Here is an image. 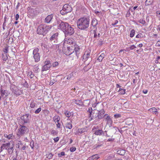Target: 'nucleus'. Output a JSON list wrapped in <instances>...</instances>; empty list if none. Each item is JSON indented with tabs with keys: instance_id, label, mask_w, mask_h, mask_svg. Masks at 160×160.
<instances>
[{
	"instance_id": "obj_1",
	"label": "nucleus",
	"mask_w": 160,
	"mask_h": 160,
	"mask_svg": "<svg viewBox=\"0 0 160 160\" xmlns=\"http://www.w3.org/2000/svg\"><path fill=\"white\" fill-rule=\"evenodd\" d=\"M57 22L58 28L62 31L66 35H71L74 33V29L68 23L61 20Z\"/></svg>"
},
{
	"instance_id": "obj_2",
	"label": "nucleus",
	"mask_w": 160,
	"mask_h": 160,
	"mask_svg": "<svg viewBox=\"0 0 160 160\" xmlns=\"http://www.w3.org/2000/svg\"><path fill=\"white\" fill-rule=\"evenodd\" d=\"M90 21L89 17H84L80 18L77 21L78 28L81 30H86L89 26Z\"/></svg>"
},
{
	"instance_id": "obj_3",
	"label": "nucleus",
	"mask_w": 160,
	"mask_h": 160,
	"mask_svg": "<svg viewBox=\"0 0 160 160\" xmlns=\"http://www.w3.org/2000/svg\"><path fill=\"white\" fill-rule=\"evenodd\" d=\"M51 25H47L41 24L39 25L37 29V33L40 35L45 36L51 28Z\"/></svg>"
},
{
	"instance_id": "obj_4",
	"label": "nucleus",
	"mask_w": 160,
	"mask_h": 160,
	"mask_svg": "<svg viewBox=\"0 0 160 160\" xmlns=\"http://www.w3.org/2000/svg\"><path fill=\"white\" fill-rule=\"evenodd\" d=\"M19 125L17 134V136L18 138H20L21 136H23L28 134L29 131L28 126L21 124H19Z\"/></svg>"
},
{
	"instance_id": "obj_5",
	"label": "nucleus",
	"mask_w": 160,
	"mask_h": 160,
	"mask_svg": "<svg viewBox=\"0 0 160 160\" xmlns=\"http://www.w3.org/2000/svg\"><path fill=\"white\" fill-rule=\"evenodd\" d=\"M14 147V144L12 143L11 144L10 142H7L6 143L2 144L0 148L1 151L5 149L7 150V152L9 154H11L13 152Z\"/></svg>"
},
{
	"instance_id": "obj_6",
	"label": "nucleus",
	"mask_w": 160,
	"mask_h": 160,
	"mask_svg": "<svg viewBox=\"0 0 160 160\" xmlns=\"http://www.w3.org/2000/svg\"><path fill=\"white\" fill-rule=\"evenodd\" d=\"M31 115L28 113H26L21 117V121L19 123V124L25 125L26 124H29L30 123V119Z\"/></svg>"
},
{
	"instance_id": "obj_7",
	"label": "nucleus",
	"mask_w": 160,
	"mask_h": 160,
	"mask_svg": "<svg viewBox=\"0 0 160 160\" xmlns=\"http://www.w3.org/2000/svg\"><path fill=\"white\" fill-rule=\"evenodd\" d=\"M87 112L89 113L88 117L90 118V121H91L94 118H98L97 110H93L91 107H90Z\"/></svg>"
},
{
	"instance_id": "obj_8",
	"label": "nucleus",
	"mask_w": 160,
	"mask_h": 160,
	"mask_svg": "<svg viewBox=\"0 0 160 160\" xmlns=\"http://www.w3.org/2000/svg\"><path fill=\"white\" fill-rule=\"evenodd\" d=\"M72 8L68 4H65L63 7L62 9L60 11L62 15H65L71 12Z\"/></svg>"
},
{
	"instance_id": "obj_9",
	"label": "nucleus",
	"mask_w": 160,
	"mask_h": 160,
	"mask_svg": "<svg viewBox=\"0 0 160 160\" xmlns=\"http://www.w3.org/2000/svg\"><path fill=\"white\" fill-rule=\"evenodd\" d=\"M33 57L35 62H38L40 60V56L38 48H35L33 51Z\"/></svg>"
},
{
	"instance_id": "obj_10",
	"label": "nucleus",
	"mask_w": 160,
	"mask_h": 160,
	"mask_svg": "<svg viewBox=\"0 0 160 160\" xmlns=\"http://www.w3.org/2000/svg\"><path fill=\"white\" fill-rule=\"evenodd\" d=\"M12 92L17 95H19L22 94V90L19 89L16 86H14L12 87Z\"/></svg>"
},
{
	"instance_id": "obj_11",
	"label": "nucleus",
	"mask_w": 160,
	"mask_h": 160,
	"mask_svg": "<svg viewBox=\"0 0 160 160\" xmlns=\"http://www.w3.org/2000/svg\"><path fill=\"white\" fill-rule=\"evenodd\" d=\"M97 113L98 115V118L96 119H98V120L101 119L105 117L106 115H107V114L104 115L105 113V111L104 109H102L99 111L97 110Z\"/></svg>"
},
{
	"instance_id": "obj_12",
	"label": "nucleus",
	"mask_w": 160,
	"mask_h": 160,
	"mask_svg": "<svg viewBox=\"0 0 160 160\" xmlns=\"http://www.w3.org/2000/svg\"><path fill=\"white\" fill-rule=\"evenodd\" d=\"M58 33L56 32L53 34L50 38V41L52 43L55 44L58 42Z\"/></svg>"
},
{
	"instance_id": "obj_13",
	"label": "nucleus",
	"mask_w": 160,
	"mask_h": 160,
	"mask_svg": "<svg viewBox=\"0 0 160 160\" xmlns=\"http://www.w3.org/2000/svg\"><path fill=\"white\" fill-rule=\"evenodd\" d=\"M53 15L52 14L48 15L45 19L44 22L47 23H49L53 18Z\"/></svg>"
},
{
	"instance_id": "obj_14",
	"label": "nucleus",
	"mask_w": 160,
	"mask_h": 160,
	"mask_svg": "<svg viewBox=\"0 0 160 160\" xmlns=\"http://www.w3.org/2000/svg\"><path fill=\"white\" fill-rule=\"evenodd\" d=\"M80 48H79V47L76 44L74 45V46H73V51H74L75 52L77 58L78 57L80 53Z\"/></svg>"
},
{
	"instance_id": "obj_15",
	"label": "nucleus",
	"mask_w": 160,
	"mask_h": 160,
	"mask_svg": "<svg viewBox=\"0 0 160 160\" xmlns=\"http://www.w3.org/2000/svg\"><path fill=\"white\" fill-rule=\"evenodd\" d=\"M67 51L66 52L69 55L71 54L74 52L73 46L71 45V46H68L67 47Z\"/></svg>"
},
{
	"instance_id": "obj_16",
	"label": "nucleus",
	"mask_w": 160,
	"mask_h": 160,
	"mask_svg": "<svg viewBox=\"0 0 160 160\" xmlns=\"http://www.w3.org/2000/svg\"><path fill=\"white\" fill-rule=\"evenodd\" d=\"M106 131L104 132L102 130H97L94 131V134L97 136L104 135V132H106Z\"/></svg>"
},
{
	"instance_id": "obj_17",
	"label": "nucleus",
	"mask_w": 160,
	"mask_h": 160,
	"mask_svg": "<svg viewBox=\"0 0 160 160\" xmlns=\"http://www.w3.org/2000/svg\"><path fill=\"white\" fill-rule=\"evenodd\" d=\"M105 120L107 121V124L110 127L112 123V121L110 116L108 115L105 118Z\"/></svg>"
},
{
	"instance_id": "obj_18",
	"label": "nucleus",
	"mask_w": 160,
	"mask_h": 160,
	"mask_svg": "<svg viewBox=\"0 0 160 160\" xmlns=\"http://www.w3.org/2000/svg\"><path fill=\"white\" fill-rule=\"evenodd\" d=\"M90 51H86L82 56L83 59L87 60L89 58L90 56Z\"/></svg>"
},
{
	"instance_id": "obj_19",
	"label": "nucleus",
	"mask_w": 160,
	"mask_h": 160,
	"mask_svg": "<svg viewBox=\"0 0 160 160\" xmlns=\"http://www.w3.org/2000/svg\"><path fill=\"white\" fill-rule=\"evenodd\" d=\"M73 102L80 106H82L83 104V103L81 100L73 99Z\"/></svg>"
},
{
	"instance_id": "obj_20",
	"label": "nucleus",
	"mask_w": 160,
	"mask_h": 160,
	"mask_svg": "<svg viewBox=\"0 0 160 160\" xmlns=\"http://www.w3.org/2000/svg\"><path fill=\"white\" fill-rule=\"evenodd\" d=\"M87 131V127H86L84 128H79L78 129L77 133L79 135H80L82 133Z\"/></svg>"
},
{
	"instance_id": "obj_21",
	"label": "nucleus",
	"mask_w": 160,
	"mask_h": 160,
	"mask_svg": "<svg viewBox=\"0 0 160 160\" xmlns=\"http://www.w3.org/2000/svg\"><path fill=\"white\" fill-rule=\"evenodd\" d=\"M1 94L2 97H4L5 95V97H6L8 95V92L7 90H4L2 88H1L0 90Z\"/></svg>"
},
{
	"instance_id": "obj_22",
	"label": "nucleus",
	"mask_w": 160,
	"mask_h": 160,
	"mask_svg": "<svg viewBox=\"0 0 160 160\" xmlns=\"http://www.w3.org/2000/svg\"><path fill=\"white\" fill-rule=\"evenodd\" d=\"M98 20L96 19H93L92 21L91 25H92V27H94V28H97L96 27V26L98 24Z\"/></svg>"
},
{
	"instance_id": "obj_23",
	"label": "nucleus",
	"mask_w": 160,
	"mask_h": 160,
	"mask_svg": "<svg viewBox=\"0 0 160 160\" xmlns=\"http://www.w3.org/2000/svg\"><path fill=\"white\" fill-rule=\"evenodd\" d=\"M65 127L67 128L71 129L72 128V121H71L69 122H67L65 124Z\"/></svg>"
},
{
	"instance_id": "obj_24",
	"label": "nucleus",
	"mask_w": 160,
	"mask_h": 160,
	"mask_svg": "<svg viewBox=\"0 0 160 160\" xmlns=\"http://www.w3.org/2000/svg\"><path fill=\"white\" fill-rule=\"evenodd\" d=\"M52 66L44 65L42 67V71H44L48 70Z\"/></svg>"
},
{
	"instance_id": "obj_25",
	"label": "nucleus",
	"mask_w": 160,
	"mask_h": 160,
	"mask_svg": "<svg viewBox=\"0 0 160 160\" xmlns=\"http://www.w3.org/2000/svg\"><path fill=\"white\" fill-rule=\"evenodd\" d=\"M154 2V0H146L145 2L146 6L152 5Z\"/></svg>"
},
{
	"instance_id": "obj_26",
	"label": "nucleus",
	"mask_w": 160,
	"mask_h": 160,
	"mask_svg": "<svg viewBox=\"0 0 160 160\" xmlns=\"http://www.w3.org/2000/svg\"><path fill=\"white\" fill-rule=\"evenodd\" d=\"M53 120L55 123L57 122H59L60 121V118L58 115H55L53 117Z\"/></svg>"
},
{
	"instance_id": "obj_27",
	"label": "nucleus",
	"mask_w": 160,
	"mask_h": 160,
	"mask_svg": "<svg viewBox=\"0 0 160 160\" xmlns=\"http://www.w3.org/2000/svg\"><path fill=\"white\" fill-rule=\"evenodd\" d=\"M99 158V157L98 154H95L89 157L88 158V160H93L94 159H97Z\"/></svg>"
},
{
	"instance_id": "obj_28",
	"label": "nucleus",
	"mask_w": 160,
	"mask_h": 160,
	"mask_svg": "<svg viewBox=\"0 0 160 160\" xmlns=\"http://www.w3.org/2000/svg\"><path fill=\"white\" fill-rule=\"evenodd\" d=\"M117 152L118 154L123 156L125 154L126 152L124 150L119 149L118 150Z\"/></svg>"
},
{
	"instance_id": "obj_29",
	"label": "nucleus",
	"mask_w": 160,
	"mask_h": 160,
	"mask_svg": "<svg viewBox=\"0 0 160 160\" xmlns=\"http://www.w3.org/2000/svg\"><path fill=\"white\" fill-rule=\"evenodd\" d=\"M105 56V54L104 53H102L98 58L97 60L99 62H101L102 59Z\"/></svg>"
},
{
	"instance_id": "obj_30",
	"label": "nucleus",
	"mask_w": 160,
	"mask_h": 160,
	"mask_svg": "<svg viewBox=\"0 0 160 160\" xmlns=\"http://www.w3.org/2000/svg\"><path fill=\"white\" fill-rule=\"evenodd\" d=\"M36 105V102L34 100H32L30 104V107L34 108Z\"/></svg>"
},
{
	"instance_id": "obj_31",
	"label": "nucleus",
	"mask_w": 160,
	"mask_h": 160,
	"mask_svg": "<svg viewBox=\"0 0 160 160\" xmlns=\"http://www.w3.org/2000/svg\"><path fill=\"white\" fill-rule=\"evenodd\" d=\"M73 39H68V43L69 45H70L71 46L72 45V46H74V45L76 44L75 43V42H74V41H73Z\"/></svg>"
},
{
	"instance_id": "obj_32",
	"label": "nucleus",
	"mask_w": 160,
	"mask_h": 160,
	"mask_svg": "<svg viewBox=\"0 0 160 160\" xmlns=\"http://www.w3.org/2000/svg\"><path fill=\"white\" fill-rule=\"evenodd\" d=\"M64 113L66 116L68 118L70 117L72 114V112H70L68 110H65L64 111Z\"/></svg>"
},
{
	"instance_id": "obj_33",
	"label": "nucleus",
	"mask_w": 160,
	"mask_h": 160,
	"mask_svg": "<svg viewBox=\"0 0 160 160\" xmlns=\"http://www.w3.org/2000/svg\"><path fill=\"white\" fill-rule=\"evenodd\" d=\"M126 90L121 88H120L118 91V92H119V94L123 95L125 93Z\"/></svg>"
},
{
	"instance_id": "obj_34",
	"label": "nucleus",
	"mask_w": 160,
	"mask_h": 160,
	"mask_svg": "<svg viewBox=\"0 0 160 160\" xmlns=\"http://www.w3.org/2000/svg\"><path fill=\"white\" fill-rule=\"evenodd\" d=\"M2 59L3 61H6L8 59V57L6 54L2 53Z\"/></svg>"
},
{
	"instance_id": "obj_35",
	"label": "nucleus",
	"mask_w": 160,
	"mask_h": 160,
	"mask_svg": "<svg viewBox=\"0 0 160 160\" xmlns=\"http://www.w3.org/2000/svg\"><path fill=\"white\" fill-rule=\"evenodd\" d=\"M39 69L38 66L36 65H34L33 66V72L35 73H38V70Z\"/></svg>"
},
{
	"instance_id": "obj_36",
	"label": "nucleus",
	"mask_w": 160,
	"mask_h": 160,
	"mask_svg": "<svg viewBox=\"0 0 160 160\" xmlns=\"http://www.w3.org/2000/svg\"><path fill=\"white\" fill-rule=\"evenodd\" d=\"M9 47V46L7 45L5 46V48H3V51L5 53V54H6L7 53H8V50Z\"/></svg>"
},
{
	"instance_id": "obj_37",
	"label": "nucleus",
	"mask_w": 160,
	"mask_h": 160,
	"mask_svg": "<svg viewBox=\"0 0 160 160\" xmlns=\"http://www.w3.org/2000/svg\"><path fill=\"white\" fill-rule=\"evenodd\" d=\"M138 22L143 24V25H147V24H146V22L143 19H140L138 21Z\"/></svg>"
},
{
	"instance_id": "obj_38",
	"label": "nucleus",
	"mask_w": 160,
	"mask_h": 160,
	"mask_svg": "<svg viewBox=\"0 0 160 160\" xmlns=\"http://www.w3.org/2000/svg\"><path fill=\"white\" fill-rule=\"evenodd\" d=\"M27 76L29 77L31 79H32L34 77V74L31 71L28 72Z\"/></svg>"
},
{
	"instance_id": "obj_39",
	"label": "nucleus",
	"mask_w": 160,
	"mask_h": 160,
	"mask_svg": "<svg viewBox=\"0 0 160 160\" xmlns=\"http://www.w3.org/2000/svg\"><path fill=\"white\" fill-rule=\"evenodd\" d=\"M46 158L48 159H51L53 156V154L51 153H49L48 154H46Z\"/></svg>"
},
{
	"instance_id": "obj_40",
	"label": "nucleus",
	"mask_w": 160,
	"mask_h": 160,
	"mask_svg": "<svg viewBox=\"0 0 160 160\" xmlns=\"http://www.w3.org/2000/svg\"><path fill=\"white\" fill-rule=\"evenodd\" d=\"M97 28H95V29L94 30H91V31H92L93 33H94V38H96L97 37V34L96 33V31H97Z\"/></svg>"
},
{
	"instance_id": "obj_41",
	"label": "nucleus",
	"mask_w": 160,
	"mask_h": 160,
	"mask_svg": "<svg viewBox=\"0 0 160 160\" xmlns=\"http://www.w3.org/2000/svg\"><path fill=\"white\" fill-rule=\"evenodd\" d=\"M135 33V31L134 29H132L130 32V37L131 38L133 37L134 35V34Z\"/></svg>"
},
{
	"instance_id": "obj_42",
	"label": "nucleus",
	"mask_w": 160,
	"mask_h": 160,
	"mask_svg": "<svg viewBox=\"0 0 160 160\" xmlns=\"http://www.w3.org/2000/svg\"><path fill=\"white\" fill-rule=\"evenodd\" d=\"M136 48V47L134 45H131L130 47L127 48V51H129L130 50H132L134 48Z\"/></svg>"
},
{
	"instance_id": "obj_43",
	"label": "nucleus",
	"mask_w": 160,
	"mask_h": 160,
	"mask_svg": "<svg viewBox=\"0 0 160 160\" xmlns=\"http://www.w3.org/2000/svg\"><path fill=\"white\" fill-rule=\"evenodd\" d=\"M44 65H48V66H52V63L49 60H46L44 62Z\"/></svg>"
},
{
	"instance_id": "obj_44",
	"label": "nucleus",
	"mask_w": 160,
	"mask_h": 160,
	"mask_svg": "<svg viewBox=\"0 0 160 160\" xmlns=\"http://www.w3.org/2000/svg\"><path fill=\"white\" fill-rule=\"evenodd\" d=\"M57 81L56 80L54 79L51 80L50 82L49 85L50 86L52 85L54 83H55Z\"/></svg>"
},
{
	"instance_id": "obj_45",
	"label": "nucleus",
	"mask_w": 160,
	"mask_h": 160,
	"mask_svg": "<svg viewBox=\"0 0 160 160\" xmlns=\"http://www.w3.org/2000/svg\"><path fill=\"white\" fill-rule=\"evenodd\" d=\"M41 108H39L35 111L34 112V113L35 114H38L41 111Z\"/></svg>"
},
{
	"instance_id": "obj_46",
	"label": "nucleus",
	"mask_w": 160,
	"mask_h": 160,
	"mask_svg": "<svg viewBox=\"0 0 160 160\" xmlns=\"http://www.w3.org/2000/svg\"><path fill=\"white\" fill-rule=\"evenodd\" d=\"M76 150V148L75 147H72L70 149V151L72 152H74Z\"/></svg>"
},
{
	"instance_id": "obj_47",
	"label": "nucleus",
	"mask_w": 160,
	"mask_h": 160,
	"mask_svg": "<svg viewBox=\"0 0 160 160\" xmlns=\"http://www.w3.org/2000/svg\"><path fill=\"white\" fill-rule=\"evenodd\" d=\"M52 66L53 67H55L57 66H58V63L57 62H55L53 63L52 64Z\"/></svg>"
},
{
	"instance_id": "obj_48",
	"label": "nucleus",
	"mask_w": 160,
	"mask_h": 160,
	"mask_svg": "<svg viewBox=\"0 0 160 160\" xmlns=\"http://www.w3.org/2000/svg\"><path fill=\"white\" fill-rule=\"evenodd\" d=\"M65 155V152H62L58 154V156L59 157H61Z\"/></svg>"
},
{
	"instance_id": "obj_49",
	"label": "nucleus",
	"mask_w": 160,
	"mask_h": 160,
	"mask_svg": "<svg viewBox=\"0 0 160 160\" xmlns=\"http://www.w3.org/2000/svg\"><path fill=\"white\" fill-rule=\"evenodd\" d=\"M73 76V74L72 73H71L69 74L68 75L67 77V79L68 80L70 79Z\"/></svg>"
},
{
	"instance_id": "obj_50",
	"label": "nucleus",
	"mask_w": 160,
	"mask_h": 160,
	"mask_svg": "<svg viewBox=\"0 0 160 160\" xmlns=\"http://www.w3.org/2000/svg\"><path fill=\"white\" fill-rule=\"evenodd\" d=\"M143 37L141 33L138 34L136 37V38H141Z\"/></svg>"
},
{
	"instance_id": "obj_51",
	"label": "nucleus",
	"mask_w": 160,
	"mask_h": 160,
	"mask_svg": "<svg viewBox=\"0 0 160 160\" xmlns=\"http://www.w3.org/2000/svg\"><path fill=\"white\" fill-rule=\"evenodd\" d=\"M58 133L57 131L55 130H53L51 131V134L53 135H56Z\"/></svg>"
},
{
	"instance_id": "obj_52",
	"label": "nucleus",
	"mask_w": 160,
	"mask_h": 160,
	"mask_svg": "<svg viewBox=\"0 0 160 160\" xmlns=\"http://www.w3.org/2000/svg\"><path fill=\"white\" fill-rule=\"evenodd\" d=\"M19 142H20V143H19L18 144H17L16 145V148H19L20 146L21 145L22 146V145L21 142L19 141Z\"/></svg>"
},
{
	"instance_id": "obj_53",
	"label": "nucleus",
	"mask_w": 160,
	"mask_h": 160,
	"mask_svg": "<svg viewBox=\"0 0 160 160\" xmlns=\"http://www.w3.org/2000/svg\"><path fill=\"white\" fill-rule=\"evenodd\" d=\"M114 117L115 118H120L121 116V114H115L114 116Z\"/></svg>"
},
{
	"instance_id": "obj_54",
	"label": "nucleus",
	"mask_w": 160,
	"mask_h": 160,
	"mask_svg": "<svg viewBox=\"0 0 160 160\" xmlns=\"http://www.w3.org/2000/svg\"><path fill=\"white\" fill-rule=\"evenodd\" d=\"M112 158V156H109L106 158L105 160H111Z\"/></svg>"
},
{
	"instance_id": "obj_55",
	"label": "nucleus",
	"mask_w": 160,
	"mask_h": 160,
	"mask_svg": "<svg viewBox=\"0 0 160 160\" xmlns=\"http://www.w3.org/2000/svg\"><path fill=\"white\" fill-rule=\"evenodd\" d=\"M59 137H57L56 138H54V139H53V140L54 141V142H58L59 140Z\"/></svg>"
},
{
	"instance_id": "obj_56",
	"label": "nucleus",
	"mask_w": 160,
	"mask_h": 160,
	"mask_svg": "<svg viewBox=\"0 0 160 160\" xmlns=\"http://www.w3.org/2000/svg\"><path fill=\"white\" fill-rule=\"evenodd\" d=\"M125 124H126V125H128V126H130L132 125V123H129V122H128V120H127Z\"/></svg>"
},
{
	"instance_id": "obj_57",
	"label": "nucleus",
	"mask_w": 160,
	"mask_h": 160,
	"mask_svg": "<svg viewBox=\"0 0 160 160\" xmlns=\"http://www.w3.org/2000/svg\"><path fill=\"white\" fill-rule=\"evenodd\" d=\"M118 22V21L117 20H116L115 21V22L114 23H112V26H115L116 25Z\"/></svg>"
},
{
	"instance_id": "obj_58",
	"label": "nucleus",
	"mask_w": 160,
	"mask_h": 160,
	"mask_svg": "<svg viewBox=\"0 0 160 160\" xmlns=\"http://www.w3.org/2000/svg\"><path fill=\"white\" fill-rule=\"evenodd\" d=\"M57 127L58 128H60L61 126V124L59 122H57V123L56 124Z\"/></svg>"
},
{
	"instance_id": "obj_59",
	"label": "nucleus",
	"mask_w": 160,
	"mask_h": 160,
	"mask_svg": "<svg viewBox=\"0 0 160 160\" xmlns=\"http://www.w3.org/2000/svg\"><path fill=\"white\" fill-rule=\"evenodd\" d=\"M156 46L160 47V41H158L156 44Z\"/></svg>"
},
{
	"instance_id": "obj_60",
	"label": "nucleus",
	"mask_w": 160,
	"mask_h": 160,
	"mask_svg": "<svg viewBox=\"0 0 160 160\" xmlns=\"http://www.w3.org/2000/svg\"><path fill=\"white\" fill-rule=\"evenodd\" d=\"M113 128H115L116 129H117L118 131H119L121 133H122V130H120L117 127H114Z\"/></svg>"
},
{
	"instance_id": "obj_61",
	"label": "nucleus",
	"mask_w": 160,
	"mask_h": 160,
	"mask_svg": "<svg viewBox=\"0 0 160 160\" xmlns=\"http://www.w3.org/2000/svg\"><path fill=\"white\" fill-rule=\"evenodd\" d=\"M19 18V15L18 14H16L15 16V18L16 20H17Z\"/></svg>"
},
{
	"instance_id": "obj_62",
	"label": "nucleus",
	"mask_w": 160,
	"mask_h": 160,
	"mask_svg": "<svg viewBox=\"0 0 160 160\" xmlns=\"http://www.w3.org/2000/svg\"><path fill=\"white\" fill-rule=\"evenodd\" d=\"M12 134H10L9 135H8V138L9 139H12Z\"/></svg>"
},
{
	"instance_id": "obj_63",
	"label": "nucleus",
	"mask_w": 160,
	"mask_h": 160,
	"mask_svg": "<svg viewBox=\"0 0 160 160\" xmlns=\"http://www.w3.org/2000/svg\"><path fill=\"white\" fill-rule=\"evenodd\" d=\"M24 86H25L27 88H28V83H27V82H26V81H25V83H24Z\"/></svg>"
},
{
	"instance_id": "obj_64",
	"label": "nucleus",
	"mask_w": 160,
	"mask_h": 160,
	"mask_svg": "<svg viewBox=\"0 0 160 160\" xmlns=\"http://www.w3.org/2000/svg\"><path fill=\"white\" fill-rule=\"evenodd\" d=\"M12 160H18L17 157L13 156L12 157Z\"/></svg>"
}]
</instances>
